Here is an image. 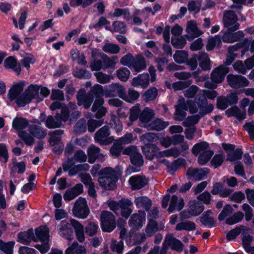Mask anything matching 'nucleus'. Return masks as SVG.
<instances>
[{
    "mask_svg": "<svg viewBox=\"0 0 254 254\" xmlns=\"http://www.w3.org/2000/svg\"><path fill=\"white\" fill-rule=\"evenodd\" d=\"M110 125L114 127L117 133L120 132L123 130V125L119 118L115 115L111 117Z\"/></svg>",
    "mask_w": 254,
    "mask_h": 254,
    "instance_id": "nucleus-56",
    "label": "nucleus"
},
{
    "mask_svg": "<svg viewBox=\"0 0 254 254\" xmlns=\"http://www.w3.org/2000/svg\"><path fill=\"white\" fill-rule=\"evenodd\" d=\"M221 43V35L220 34L215 35L208 39L206 45V49L208 51L212 50L216 46L219 45Z\"/></svg>",
    "mask_w": 254,
    "mask_h": 254,
    "instance_id": "nucleus-53",
    "label": "nucleus"
},
{
    "mask_svg": "<svg viewBox=\"0 0 254 254\" xmlns=\"http://www.w3.org/2000/svg\"><path fill=\"white\" fill-rule=\"evenodd\" d=\"M158 95V90L155 87H151L147 90L143 95L144 99L146 102L154 100Z\"/></svg>",
    "mask_w": 254,
    "mask_h": 254,
    "instance_id": "nucleus-52",
    "label": "nucleus"
},
{
    "mask_svg": "<svg viewBox=\"0 0 254 254\" xmlns=\"http://www.w3.org/2000/svg\"><path fill=\"white\" fill-rule=\"evenodd\" d=\"M14 242L11 241L4 243L0 239V250L3 251L6 254H13V248Z\"/></svg>",
    "mask_w": 254,
    "mask_h": 254,
    "instance_id": "nucleus-57",
    "label": "nucleus"
},
{
    "mask_svg": "<svg viewBox=\"0 0 254 254\" xmlns=\"http://www.w3.org/2000/svg\"><path fill=\"white\" fill-rule=\"evenodd\" d=\"M28 125V121L21 117H16L12 121L13 128L18 131L26 128L29 126Z\"/></svg>",
    "mask_w": 254,
    "mask_h": 254,
    "instance_id": "nucleus-40",
    "label": "nucleus"
},
{
    "mask_svg": "<svg viewBox=\"0 0 254 254\" xmlns=\"http://www.w3.org/2000/svg\"><path fill=\"white\" fill-rule=\"evenodd\" d=\"M102 49L106 53L116 54L119 52L120 48L118 45L115 44L106 43L103 46Z\"/></svg>",
    "mask_w": 254,
    "mask_h": 254,
    "instance_id": "nucleus-60",
    "label": "nucleus"
},
{
    "mask_svg": "<svg viewBox=\"0 0 254 254\" xmlns=\"http://www.w3.org/2000/svg\"><path fill=\"white\" fill-rule=\"evenodd\" d=\"M86 122L84 119H80L74 127V132L76 134H80L86 130Z\"/></svg>",
    "mask_w": 254,
    "mask_h": 254,
    "instance_id": "nucleus-55",
    "label": "nucleus"
},
{
    "mask_svg": "<svg viewBox=\"0 0 254 254\" xmlns=\"http://www.w3.org/2000/svg\"><path fill=\"white\" fill-rule=\"evenodd\" d=\"M243 152L240 149L227 152V160L233 162L241 158Z\"/></svg>",
    "mask_w": 254,
    "mask_h": 254,
    "instance_id": "nucleus-62",
    "label": "nucleus"
},
{
    "mask_svg": "<svg viewBox=\"0 0 254 254\" xmlns=\"http://www.w3.org/2000/svg\"><path fill=\"white\" fill-rule=\"evenodd\" d=\"M188 108L190 114H195L198 111L197 104L195 101L190 100L186 101L184 98H180L175 106L174 119L182 121L187 116L186 111Z\"/></svg>",
    "mask_w": 254,
    "mask_h": 254,
    "instance_id": "nucleus-5",
    "label": "nucleus"
},
{
    "mask_svg": "<svg viewBox=\"0 0 254 254\" xmlns=\"http://www.w3.org/2000/svg\"><path fill=\"white\" fill-rule=\"evenodd\" d=\"M244 218V214L241 211L234 213L232 216L226 220V222L229 225H233L240 222Z\"/></svg>",
    "mask_w": 254,
    "mask_h": 254,
    "instance_id": "nucleus-59",
    "label": "nucleus"
},
{
    "mask_svg": "<svg viewBox=\"0 0 254 254\" xmlns=\"http://www.w3.org/2000/svg\"><path fill=\"white\" fill-rule=\"evenodd\" d=\"M186 32L187 33L186 37L189 41H191L194 38L197 37L203 33L198 29L196 23L192 21L188 22L186 27Z\"/></svg>",
    "mask_w": 254,
    "mask_h": 254,
    "instance_id": "nucleus-21",
    "label": "nucleus"
},
{
    "mask_svg": "<svg viewBox=\"0 0 254 254\" xmlns=\"http://www.w3.org/2000/svg\"><path fill=\"white\" fill-rule=\"evenodd\" d=\"M76 99L79 106H83L84 108L88 109L94 101V96L89 93L86 94L78 93L76 95Z\"/></svg>",
    "mask_w": 254,
    "mask_h": 254,
    "instance_id": "nucleus-26",
    "label": "nucleus"
},
{
    "mask_svg": "<svg viewBox=\"0 0 254 254\" xmlns=\"http://www.w3.org/2000/svg\"><path fill=\"white\" fill-rule=\"evenodd\" d=\"M184 205L185 203L182 198H179L177 195H173L170 200L168 211L171 213L174 210L180 211L184 207Z\"/></svg>",
    "mask_w": 254,
    "mask_h": 254,
    "instance_id": "nucleus-28",
    "label": "nucleus"
},
{
    "mask_svg": "<svg viewBox=\"0 0 254 254\" xmlns=\"http://www.w3.org/2000/svg\"><path fill=\"white\" fill-rule=\"evenodd\" d=\"M154 116V112L153 110L148 107L145 108L139 115V121L142 124L141 126H146L145 124L150 122Z\"/></svg>",
    "mask_w": 254,
    "mask_h": 254,
    "instance_id": "nucleus-37",
    "label": "nucleus"
},
{
    "mask_svg": "<svg viewBox=\"0 0 254 254\" xmlns=\"http://www.w3.org/2000/svg\"><path fill=\"white\" fill-rule=\"evenodd\" d=\"M70 223L63 220L58 226V234L62 237L71 240L72 239L73 231Z\"/></svg>",
    "mask_w": 254,
    "mask_h": 254,
    "instance_id": "nucleus-16",
    "label": "nucleus"
},
{
    "mask_svg": "<svg viewBox=\"0 0 254 254\" xmlns=\"http://www.w3.org/2000/svg\"><path fill=\"white\" fill-rule=\"evenodd\" d=\"M111 131L108 126L100 128L95 134V141L101 145H107L111 143L114 138L110 136Z\"/></svg>",
    "mask_w": 254,
    "mask_h": 254,
    "instance_id": "nucleus-9",
    "label": "nucleus"
},
{
    "mask_svg": "<svg viewBox=\"0 0 254 254\" xmlns=\"http://www.w3.org/2000/svg\"><path fill=\"white\" fill-rule=\"evenodd\" d=\"M234 31L228 30L223 33L221 36V40L224 43H232L238 41L244 37V34L242 31L233 32Z\"/></svg>",
    "mask_w": 254,
    "mask_h": 254,
    "instance_id": "nucleus-15",
    "label": "nucleus"
},
{
    "mask_svg": "<svg viewBox=\"0 0 254 254\" xmlns=\"http://www.w3.org/2000/svg\"><path fill=\"white\" fill-rule=\"evenodd\" d=\"M65 254H85V249L77 242H74L66 249Z\"/></svg>",
    "mask_w": 254,
    "mask_h": 254,
    "instance_id": "nucleus-44",
    "label": "nucleus"
},
{
    "mask_svg": "<svg viewBox=\"0 0 254 254\" xmlns=\"http://www.w3.org/2000/svg\"><path fill=\"white\" fill-rule=\"evenodd\" d=\"M134 203L137 208H142L146 211L149 210L152 205L151 200L145 196L136 197L134 200Z\"/></svg>",
    "mask_w": 254,
    "mask_h": 254,
    "instance_id": "nucleus-36",
    "label": "nucleus"
},
{
    "mask_svg": "<svg viewBox=\"0 0 254 254\" xmlns=\"http://www.w3.org/2000/svg\"><path fill=\"white\" fill-rule=\"evenodd\" d=\"M237 21V16L234 12L230 10L225 12L223 16V22L225 27L233 31H236L239 28L240 26V24Z\"/></svg>",
    "mask_w": 254,
    "mask_h": 254,
    "instance_id": "nucleus-11",
    "label": "nucleus"
},
{
    "mask_svg": "<svg viewBox=\"0 0 254 254\" xmlns=\"http://www.w3.org/2000/svg\"><path fill=\"white\" fill-rule=\"evenodd\" d=\"M101 149L94 144L90 145L87 149V155L88 156V162L90 164L94 163L99 159L102 161L104 159V155L100 152Z\"/></svg>",
    "mask_w": 254,
    "mask_h": 254,
    "instance_id": "nucleus-20",
    "label": "nucleus"
},
{
    "mask_svg": "<svg viewBox=\"0 0 254 254\" xmlns=\"http://www.w3.org/2000/svg\"><path fill=\"white\" fill-rule=\"evenodd\" d=\"M227 81L231 87L235 88L246 87L249 84L248 80L240 75L229 74L227 76Z\"/></svg>",
    "mask_w": 254,
    "mask_h": 254,
    "instance_id": "nucleus-14",
    "label": "nucleus"
},
{
    "mask_svg": "<svg viewBox=\"0 0 254 254\" xmlns=\"http://www.w3.org/2000/svg\"><path fill=\"white\" fill-rule=\"evenodd\" d=\"M227 65L220 64L212 72L211 79L213 82L220 83L224 80L226 74L229 72Z\"/></svg>",
    "mask_w": 254,
    "mask_h": 254,
    "instance_id": "nucleus-13",
    "label": "nucleus"
},
{
    "mask_svg": "<svg viewBox=\"0 0 254 254\" xmlns=\"http://www.w3.org/2000/svg\"><path fill=\"white\" fill-rule=\"evenodd\" d=\"M209 172V170L207 168H194L190 167L187 170L186 175L189 180L198 181L204 179Z\"/></svg>",
    "mask_w": 254,
    "mask_h": 254,
    "instance_id": "nucleus-12",
    "label": "nucleus"
},
{
    "mask_svg": "<svg viewBox=\"0 0 254 254\" xmlns=\"http://www.w3.org/2000/svg\"><path fill=\"white\" fill-rule=\"evenodd\" d=\"M8 158L9 154L6 145L4 143H0V161L6 163Z\"/></svg>",
    "mask_w": 254,
    "mask_h": 254,
    "instance_id": "nucleus-64",
    "label": "nucleus"
},
{
    "mask_svg": "<svg viewBox=\"0 0 254 254\" xmlns=\"http://www.w3.org/2000/svg\"><path fill=\"white\" fill-rule=\"evenodd\" d=\"M169 125V122H164L160 119H157L151 122L147 126L142 125V127H146L149 130L160 131L164 129Z\"/></svg>",
    "mask_w": 254,
    "mask_h": 254,
    "instance_id": "nucleus-31",
    "label": "nucleus"
},
{
    "mask_svg": "<svg viewBox=\"0 0 254 254\" xmlns=\"http://www.w3.org/2000/svg\"><path fill=\"white\" fill-rule=\"evenodd\" d=\"M69 119V111L67 108H62L60 113H57L55 117L49 116L45 121V126L49 128H55L62 126Z\"/></svg>",
    "mask_w": 254,
    "mask_h": 254,
    "instance_id": "nucleus-7",
    "label": "nucleus"
},
{
    "mask_svg": "<svg viewBox=\"0 0 254 254\" xmlns=\"http://www.w3.org/2000/svg\"><path fill=\"white\" fill-rule=\"evenodd\" d=\"M247 231L248 229L247 228V230H244L242 234V245L246 251H249L250 248L252 247L250 245L253 241V237L247 234Z\"/></svg>",
    "mask_w": 254,
    "mask_h": 254,
    "instance_id": "nucleus-47",
    "label": "nucleus"
},
{
    "mask_svg": "<svg viewBox=\"0 0 254 254\" xmlns=\"http://www.w3.org/2000/svg\"><path fill=\"white\" fill-rule=\"evenodd\" d=\"M128 182L132 190H139L146 185L148 181L145 177L135 175L131 177Z\"/></svg>",
    "mask_w": 254,
    "mask_h": 254,
    "instance_id": "nucleus-24",
    "label": "nucleus"
},
{
    "mask_svg": "<svg viewBox=\"0 0 254 254\" xmlns=\"http://www.w3.org/2000/svg\"><path fill=\"white\" fill-rule=\"evenodd\" d=\"M101 227L105 232H111L116 227V220L114 215L108 211H104L101 215Z\"/></svg>",
    "mask_w": 254,
    "mask_h": 254,
    "instance_id": "nucleus-10",
    "label": "nucleus"
},
{
    "mask_svg": "<svg viewBox=\"0 0 254 254\" xmlns=\"http://www.w3.org/2000/svg\"><path fill=\"white\" fill-rule=\"evenodd\" d=\"M125 88L119 83H112L109 86V89L104 91V96L106 97H114L117 95L121 98L124 94Z\"/></svg>",
    "mask_w": 254,
    "mask_h": 254,
    "instance_id": "nucleus-19",
    "label": "nucleus"
},
{
    "mask_svg": "<svg viewBox=\"0 0 254 254\" xmlns=\"http://www.w3.org/2000/svg\"><path fill=\"white\" fill-rule=\"evenodd\" d=\"M19 242L23 244L28 245L33 241L34 233L32 229H29L27 231L21 232L18 234Z\"/></svg>",
    "mask_w": 254,
    "mask_h": 254,
    "instance_id": "nucleus-35",
    "label": "nucleus"
},
{
    "mask_svg": "<svg viewBox=\"0 0 254 254\" xmlns=\"http://www.w3.org/2000/svg\"><path fill=\"white\" fill-rule=\"evenodd\" d=\"M18 136L28 146H31L34 143V137L30 132L24 130L19 131Z\"/></svg>",
    "mask_w": 254,
    "mask_h": 254,
    "instance_id": "nucleus-45",
    "label": "nucleus"
},
{
    "mask_svg": "<svg viewBox=\"0 0 254 254\" xmlns=\"http://www.w3.org/2000/svg\"><path fill=\"white\" fill-rule=\"evenodd\" d=\"M141 149L148 160H152L154 157L158 159V154L160 149L155 144L143 145L141 147Z\"/></svg>",
    "mask_w": 254,
    "mask_h": 254,
    "instance_id": "nucleus-23",
    "label": "nucleus"
},
{
    "mask_svg": "<svg viewBox=\"0 0 254 254\" xmlns=\"http://www.w3.org/2000/svg\"><path fill=\"white\" fill-rule=\"evenodd\" d=\"M226 114L228 117H235L239 121L243 120L246 118V110L241 111L237 106L232 107L226 111Z\"/></svg>",
    "mask_w": 254,
    "mask_h": 254,
    "instance_id": "nucleus-38",
    "label": "nucleus"
},
{
    "mask_svg": "<svg viewBox=\"0 0 254 254\" xmlns=\"http://www.w3.org/2000/svg\"><path fill=\"white\" fill-rule=\"evenodd\" d=\"M188 206L194 216L199 215L204 209L203 204L199 200H190L188 203Z\"/></svg>",
    "mask_w": 254,
    "mask_h": 254,
    "instance_id": "nucleus-33",
    "label": "nucleus"
},
{
    "mask_svg": "<svg viewBox=\"0 0 254 254\" xmlns=\"http://www.w3.org/2000/svg\"><path fill=\"white\" fill-rule=\"evenodd\" d=\"M122 150V145L117 140L111 147L110 152L114 158H117L121 155Z\"/></svg>",
    "mask_w": 254,
    "mask_h": 254,
    "instance_id": "nucleus-58",
    "label": "nucleus"
},
{
    "mask_svg": "<svg viewBox=\"0 0 254 254\" xmlns=\"http://www.w3.org/2000/svg\"><path fill=\"white\" fill-rule=\"evenodd\" d=\"M157 138V134L154 133L147 132L142 134L139 140L144 145H151L154 142Z\"/></svg>",
    "mask_w": 254,
    "mask_h": 254,
    "instance_id": "nucleus-48",
    "label": "nucleus"
},
{
    "mask_svg": "<svg viewBox=\"0 0 254 254\" xmlns=\"http://www.w3.org/2000/svg\"><path fill=\"white\" fill-rule=\"evenodd\" d=\"M123 154L127 155L130 157V160L132 166L130 168L132 172H136L140 170V167L143 165V158L139 153L137 146L134 145L129 146L123 150Z\"/></svg>",
    "mask_w": 254,
    "mask_h": 254,
    "instance_id": "nucleus-6",
    "label": "nucleus"
},
{
    "mask_svg": "<svg viewBox=\"0 0 254 254\" xmlns=\"http://www.w3.org/2000/svg\"><path fill=\"white\" fill-rule=\"evenodd\" d=\"M197 107L198 109V114L188 117L183 121V125L185 127H193L199 121L200 119L205 115L212 112L213 106L208 104L207 100L203 96L198 97L196 99Z\"/></svg>",
    "mask_w": 254,
    "mask_h": 254,
    "instance_id": "nucleus-2",
    "label": "nucleus"
},
{
    "mask_svg": "<svg viewBox=\"0 0 254 254\" xmlns=\"http://www.w3.org/2000/svg\"><path fill=\"white\" fill-rule=\"evenodd\" d=\"M149 76L148 73H143L134 77L131 81V85L134 87L140 86L146 88L149 83Z\"/></svg>",
    "mask_w": 254,
    "mask_h": 254,
    "instance_id": "nucleus-29",
    "label": "nucleus"
},
{
    "mask_svg": "<svg viewBox=\"0 0 254 254\" xmlns=\"http://www.w3.org/2000/svg\"><path fill=\"white\" fill-rule=\"evenodd\" d=\"M123 168L120 166H117L115 169L111 167H105L102 169L101 173L103 175L100 176L98 181L100 185L106 190H113L116 188V182L118 177L122 174Z\"/></svg>",
    "mask_w": 254,
    "mask_h": 254,
    "instance_id": "nucleus-3",
    "label": "nucleus"
},
{
    "mask_svg": "<svg viewBox=\"0 0 254 254\" xmlns=\"http://www.w3.org/2000/svg\"><path fill=\"white\" fill-rule=\"evenodd\" d=\"M244 230H247V228L243 226L236 227L235 228L230 230L227 234V238L229 241L235 239L239 234H242Z\"/></svg>",
    "mask_w": 254,
    "mask_h": 254,
    "instance_id": "nucleus-49",
    "label": "nucleus"
},
{
    "mask_svg": "<svg viewBox=\"0 0 254 254\" xmlns=\"http://www.w3.org/2000/svg\"><path fill=\"white\" fill-rule=\"evenodd\" d=\"M98 228V225L97 223L89 221L85 228V233L90 236H93L97 234Z\"/></svg>",
    "mask_w": 254,
    "mask_h": 254,
    "instance_id": "nucleus-54",
    "label": "nucleus"
},
{
    "mask_svg": "<svg viewBox=\"0 0 254 254\" xmlns=\"http://www.w3.org/2000/svg\"><path fill=\"white\" fill-rule=\"evenodd\" d=\"M64 130L62 129L56 130L49 133L50 138L49 142L51 146H55L60 143L61 141V135L63 134Z\"/></svg>",
    "mask_w": 254,
    "mask_h": 254,
    "instance_id": "nucleus-39",
    "label": "nucleus"
},
{
    "mask_svg": "<svg viewBox=\"0 0 254 254\" xmlns=\"http://www.w3.org/2000/svg\"><path fill=\"white\" fill-rule=\"evenodd\" d=\"M162 162L166 166L167 171L170 174H173L179 167L185 166L186 164V160L182 158H178L172 163L166 159H163Z\"/></svg>",
    "mask_w": 254,
    "mask_h": 254,
    "instance_id": "nucleus-22",
    "label": "nucleus"
},
{
    "mask_svg": "<svg viewBox=\"0 0 254 254\" xmlns=\"http://www.w3.org/2000/svg\"><path fill=\"white\" fill-rule=\"evenodd\" d=\"M24 82L13 85L8 91V98L10 101L15 100L18 107H24L35 98H38L39 93L46 97L50 94V90L46 87L37 85H30L23 93Z\"/></svg>",
    "mask_w": 254,
    "mask_h": 254,
    "instance_id": "nucleus-1",
    "label": "nucleus"
},
{
    "mask_svg": "<svg viewBox=\"0 0 254 254\" xmlns=\"http://www.w3.org/2000/svg\"><path fill=\"white\" fill-rule=\"evenodd\" d=\"M49 229L46 226H40L35 230L36 237H34L33 241H40L41 242H48Z\"/></svg>",
    "mask_w": 254,
    "mask_h": 254,
    "instance_id": "nucleus-27",
    "label": "nucleus"
},
{
    "mask_svg": "<svg viewBox=\"0 0 254 254\" xmlns=\"http://www.w3.org/2000/svg\"><path fill=\"white\" fill-rule=\"evenodd\" d=\"M146 214L144 211L139 210L137 213L133 214L130 217L128 224L134 229L141 228L145 221Z\"/></svg>",
    "mask_w": 254,
    "mask_h": 254,
    "instance_id": "nucleus-17",
    "label": "nucleus"
},
{
    "mask_svg": "<svg viewBox=\"0 0 254 254\" xmlns=\"http://www.w3.org/2000/svg\"><path fill=\"white\" fill-rule=\"evenodd\" d=\"M164 245H167L172 250L178 253L182 252L184 247V244L180 240L172 235H168L166 236L164 242Z\"/></svg>",
    "mask_w": 254,
    "mask_h": 254,
    "instance_id": "nucleus-18",
    "label": "nucleus"
},
{
    "mask_svg": "<svg viewBox=\"0 0 254 254\" xmlns=\"http://www.w3.org/2000/svg\"><path fill=\"white\" fill-rule=\"evenodd\" d=\"M91 55L95 62H96V64H101L102 61L106 62L108 58L106 55L97 49H94L92 50Z\"/></svg>",
    "mask_w": 254,
    "mask_h": 254,
    "instance_id": "nucleus-51",
    "label": "nucleus"
},
{
    "mask_svg": "<svg viewBox=\"0 0 254 254\" xmlns=\"http://www.w3.org/2000/svg\"><path fill=\"white\" fill-rule=\"evenodd\" d=\"M92 94L93 96H96V99L91 108V111L95 113V117L97 119H100L104 116L107 112V109L103 105L104 103V99L102 96H104V91L103 87L99 84H96L91 89L89 93Z\"/></svg>",
    "mask_w": 254,
    "mask_h": 254,
    "instance_id": "nucleus-4",
    "label": "nucleus"
},
{
    "mask_svg": "<svg viewBox=\"0 0 254 254\" xmlns=\"http://www.w3.org/2000/svg\"><path fill=\"white\" fill-rule=\"evenodd\" d=\"M72 212L74 216L79 218H86L90 213L86 200L84 198L79 197L74 204Z\"/></svg>",
    "mask_w": 254,
    "mask_h": 254,
    "instance_id": "nucleus-8",
    "label": "nucleus"
},
{
    "mask_svg": "<svg viewBox=\"0 0 254 254\" xmlns=\"http://www.w3.org/2000/svg\"><path fill=\"white\" fill-rule=\"evenodd\" d=\"M28 131L31 135L39 139H43L47 134V130L41 126L31 124L28 126Z\"/></svg>",
    "mask_w": 254,
    "mask_h": 254,
    "instance_id": "nucleus-25",
    "label": "nucleus"
},
{
    "mask_svg": "<svg viewBox=\"0 0 254 254\" xmlns=\"http://www.w3.org/2000/svg\"><path fill=\"white\" fill-rule=\"evenodd\" d=\"M195 228V224L193 222L190 221L180 222L176 226V230L177 231L186 230L190 231L194 230Z\"/></svg>",
    "mask_w": 254,
    "mask_h": 254,
    "instance_id": "nucleus-43",
    "label": "nucleus"
},
{
    "mask_svg": "<svg viewBox=\"0 0 254 254\" xmlns=\"http://www.w3.org/2000/svg\"><path fill=\"white\" fill-rule=\"evenodd\" d=\"M121 99L128 103H133L136 101L139 96V93L133 89H129L127 93L126 89L124 92Z\"/></svg>",
    "mask_w": 254,
    "mask_h": 254,
    "instance_id": "nucleus-41",
    "label": "nucleus"
},
{
    "mask_svg": "<svg viewBox=\"0 0 254 254\" xmlns=\"http://www.w3.org/2000/svg\"><path fill=\"white\" fill-rule=\"evenodd\" d=\"M132 204V202L128 199L123 198L120 199V209L123 217L126 219L128 218L132 211L130 208Z\"/></svg>",
    "mask_w": 254,
    "mask_h": 254,
    "instance_id": "nucleus-32",
    "label": "nucleus"
},
{
    "mask_svg": "<svg viewBox=\"0 0 254 254\" xmlns=\"http://www.w3.org/2000/svg\"><path fill=\"white\" fill-rule=\"evenodd\" d=\"M70 222L75 230L77 240L80 243L83 242L85 240L83 226L78 221L73 219H71Z\"/></svg>",
    "mask_w": 254,
    "mask_h": 254,
    "instance_id": "nucleus-30",
    "label": "nucleus"
},
{
    "mask_svg": "<svg viewBox=\"0 0 254 254\" xmlns=\"http://www.w3.org/2000/svg\"><path fill=\"white\" fill-rule=\"evenodd\" d=\"M72 60L77 64H86L85 57L83 53H81L78 49H72L70 52Z\"/></svg>",
    "mask_w": 254,
    "mask_h": 254,
    "instance_id": "nucleus-42",
    "label": "nucleus"
},
{
    "mask_svg": "<svg viewBox=\"0 0 254 254\" xmlns=\"http://www.w3.org/2000/svg\"><path fill=\"white\" fill-rule=\"evenodd\" d=\"M212 152L209 144L204 141L195 144L192 148V153L195 156Z\"/></svg>",
    "mask_w": 254,
    "mask_h": 254,
    "instance_id": "nucleus-34",
    "label": "nucleus"
},
{
    "mask_svg": "<svg viewBox=\"0 0 254 254\" xmlns=\"http://www.w3.org/2000/svg\"><path fill=\"white\" fill-rule=\"evenodd\" d=\"M158 230V224L155 221H150L145 229V233L148 236H151Z\"/></svg>",
    "mask_w": 254,
    "mask_h": 254,
    "instance_id": "nucleus-61",
    "label": "nucleus"
},
{
    "mask_svg": "<svg viewBox=\"0 0 254 254\" xmlns=\"http://www.w3.org/2000/svg\"><path fill=\"white\" fill-rule=\"evenodd\" d=\"M140 109L139 104H136L130 109L129 120L131 122L136 121L138 118L139 115Z\"/></svg>",
    "mask_w": 254,
    "mask_h": 254,
    "instance_id": "nucleus-63",
    "label": "nucleus"
},
{
    "mask_svg": "<svg viewBox=\"0 0 254 254\" xmlns=\"http://www.w3.org/2000/svg\"><path fill=\"white\" fill-rule=\"evenodd\" d=\"M188 53L187 51H177L173 58L178 64H188Z\"/></svg>",
    "mask_w": 254,
    "mask_h": 254,
    "instance_id": "nucleus-46",
    "label": "nucleus"
},
{
    "mask_svg": "<svg viewBox=\"0 0 254 254\" xmlns=\"http://www.w3.org/2000/svg\"><path fill=\"white\" fill-rule=\"evenodd\" d=\"M240 48L239 44L230 46L228 48V54L225 64H232L237 57V55L234 53Z\"/></svg>",
    "mask_w": 254,
    "mask_h": 254,
    "instance_id": "nucleus-50",
    "label": "nucleus"
}]
</instances>
